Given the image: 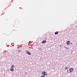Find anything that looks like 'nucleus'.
I'll list each match as a JSON object with an SVG mask.
<instances>
[{
    "instance_id": "1",
    "label": "nucleus",
    "mask_w": 77,
    "mask_h": 77,
    "mask_svg": "<svg viewBox=\"0 0 77 77\" xmlns=\"http://www.w3.org/2000/svg\"><path fill=\"white\" fill-rule=\"evenodd\" d=\"M42 74L43 75H47V72H42Z\"/></svg>"
},
{
    "instance_id": "2",
    "label": "nucleus",
    "mask_w": 77,
    "mask_h": 77,
    "mask_svg": "<svg viewBox=\"0 0 77 77\" xmlns=\"http://www.w3.org/2000/svg\"><path fill=\"white\" fill-rule=\"evenodd\" d=\"M73 70H74V69L72 68H71L69 69V71L70 72H72L73 71Z\"/></svg>"
},
{
    "instance_id": "3",
    "label": "nucleus",
    "mask_w": 77,
    "mask_h": 77,
    "mask_svg": "<svg viewBox=\"0 0 77 77\" xmlns=\"http://www.w3.org/2000/svg\"><path fill=\"white\" fill-rule=\"evenodd\" d=\"M26 53L27 54H29V55H31V53H30V52L29 51H27L26 52Z\"/></svg>"
},
{
    "instance_id": "4",
    "label": "nucleus",
    "mask_w": 77,
    "mask_h": 77,
    "mask_svg": "<svg viewBox=\"0 0 77 77\" xmlns=\"http://www.w3.org/2000/svg\"><path fill=\"white\" fill-rule=\"evenodd\" d=\"M66 44L68 45H69V44H70V41H67L66 42Z\"/></svg>"
},
{
    "instance_id": "5",
    "label": "nucleus",
    "mask_w": 77,
    "mask_h": 77,
    "mask_svg": "<svg viewBox=\"0 0 77 77\" xmlns=\"http://www.w3.org/2000/svg\"><path fill=\"white\" fill-rule=\"evenodd\" d=\"M46 43V40H43L42 42V44H45Z\"/></svg>"
},
{
    "instance_id": "6",
    "label": "nucleus",
    "mask_w": 77,
    "mask_h": 77,
    "mask_svg": "<svg viewBox=\"0 0 77 77\" xmlns=\"http://www.w3.org/2000/svg\"><path fill=\"white\" fill-rule=\"evenodd\" d=\"M14 68H11V69H10V71H11L13 72L14 71Z\"/></svg>"
},
{
    "instance_id": "7",
    "label": "nucleus",
    "mask_w": 77,
    "mask_h": 77,
    "mask_svg": "<svg viewBox=\"0 0 77 77\" xmlns=\"http://www.w3.org/2000/svg\"><path fill=\"white\" fill-rule=\"evenodd\" d=\"M59 33V32L57 31L55 32V35H57V34H58Z\"/></svg>"
},
{
    "instance_id": "8",
    "label": "nucleus",
    "mask_w": 77,
    "mask_h": 77,
    "mask_svg": "<svg viewBox=\"0 0 77 77\" xmlns=\"http://www.w3.org/2000/svg\"><path fill=\"white\" fill-rule=\"evenodd\" d=\"M14 68V65H12L11 67V68Z\"/></svg>"
},
{
    "instance_id": "9",
    "label": "nucleus",
    "mask_w": 77,
    "mask_h": 77,
    "mask_svg": "<svg viewBox=\"0 0 77 77\" xmlns=\"http://www.w3.org/2000/svg\"><path fill=\"white\" fill-rule=\"evenodd\" d=\"M41 77H45V75H41Z\"/></svg>"
},
{
    "instance_id": "10",
    "label": "nucleus",
    "mask_w": 77,
    "mask_h": 77,
    "mask_svg": "<svg viewBox=\"0 0 77 77\" xmlns=\"http://www.w3.org/2000/svg\"><path fill=\"white\" fill-rule=\"evenodd\" d=\"M68 68V67H65V69H66L67 70Z\"/></svg>"
},
{
    "instance_id": "11",
    "label": "nucleus",
    "mask_w": 77,
    "mask_h": 77,
    "mask_svg": "<svg viewBox=\"0 0 77 77\" xmlns=\"http://www.w3.org/2000/svg\"><path fill=\"white\" fill-rule=\"evenodd\" d=\"M71 44H72V43H71Z\"/></svg>"
}]
</instances>
